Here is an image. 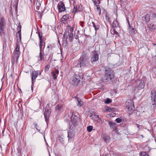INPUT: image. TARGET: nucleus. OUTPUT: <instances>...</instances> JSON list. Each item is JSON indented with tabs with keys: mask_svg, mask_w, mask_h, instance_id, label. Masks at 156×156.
Segmentation results:
<instances>
[{
	"mask_svg": "<svg viewBox=\"0 0 156 156\" xmlns=\"http://www.w3.org/2000/svg\"><path fill=\"white\" fill-rule=\"evenodd\" d=\"M77 65L79 66L80 68L85 66L90 67L91 65L89 61V56L87 53L83 51L79 59Z\"/></svg>",
	"mask_w": 156,
	"mask_h": 156,
	"instance_id": "nucleus-1",
	"label": "nucleus"
},
{
	"mask_svg": "<svg viewBox=\"0 0 156 156\" xmlns=\"http://www.w3.org/2000/svg\"><path fill=\"white\" fill-rule=\"evenodd\" d=\"M20 45L17 40L16 43V48L14 51L11 60L12 65L17 63L18 59L20 54Z\"/></svg>",
	"mask_w": 156,
	"mask_h": 156,
	"instance_id": "nucleus-2",
	"label": "nucleus"
},
{
	"mask_svg": "<svg viewBox=\"0 0 156 156\" xmlns=\"http://www.w3.org/2000/svg\"><path fill=\"white\" fill-rule=\"evenodd\" d=\"M73 112L72 111H70V112L68 113L67 115L65 116L67 120H69V119H71V123H70V127L72 128H75L76 126L78 125V122L77 120V117L73 115Z\"/></svg>",
	"mask_w": 156,
	"mask_h": 156,
	"instance_id": "nucleus-3",
	"label": "nucleus"
},
{
	"mask_svg": "<svg viewBox=\"0 0 156 156\" xmlns=\"http://www.w3.org/2000/svg\"><path fill=\"white\" fill-rule=\"evenodd\" d=\"M69 36V40L70 42L73 41L74 36L73 33H69V31H66L63 35V45L66 46L68 44L67 39Z\"/></svg>",
	"mask_w": 156,
	"mask_h": 156,
	"instance_id": "nucleus-4",
	"label": "nucleus"
},
{
	"mask_svg": "<svg viewBox=\"0 0 156 156\" xmlns=\"http://www.w3.org/2000/svg\"><path fill=\"white\" fill-rule=\"evenodd\" d=\"M126 108L129 111V114H130L134 110V104L133 101L130 100H127L126 102Z\"/></svg>",
	"mask_w": 156,
	"mask_h": 156,
	"instance_id": "nucleus-5",
	"label": "nucleus"
},
{
	"mask_svg": "<svg viewBox=\"0 0 156 156\" xmlns=\"http://www.w3.org/2000/svg\"><path fill=\"white\" fill-rule=\"evenodd\" d=\"M75 128L69 127V130L68 131L67 137L69 141L71 142L75 136Z\"/></svg>",
	"mask_w": 156,
	"mask_h": 156,
	"instance_id": "nucleus-6",
	"label": "nucleus"
},
{
	"mask_svg": "<svg viewBox=\"0 0 156 156\" xmlns=\"http://www.w3.org/2000/svg\"><path fill=\"white\" fill-rule=\"evenodd\" d=\"M5 21L4 18H0V35L2 36L4 34Z\"/></svg>",
	"mask_w": 156,
	"mask_h": 156,
	"instance_id": "nucleus-7",
	"label": "nucleus"
},
{
	"mask_svg": "<svg viewBox=\"0 0 156 156\" xmlns=\"http://www.w3.org/2000/svg\"><path fill=\"white\" fill-rule=\"evenodd\" d=\"M151 98L152 103L154 108H156V92L154 90H152L151 93Z\"/></svg>",
	"mask_w": 156,
	"mask_h": 156,
	"instance_id": "nucleus-8",
	"label": "nucleus"
},
{
	"mask_svg": "<svg viewBox=\"0 0 156 156\" xmlns=\"http://www.w3.org/2000/svg\"><path fill=\"white\" fill-rule=\"evenodd\" d=\"M136 86L139 90H141L144 88L145 86L144 82L142 79H137L136 81Z\"/></svg>",
	"mask_w": 156,
	"mask_h": 156,
	"instance_id": "nucleus-9",
	"label": "nucleus"
},
{
	"mask_svg": "<svg viewBox=\"0 0 156 156\" xmlns=\"http://www.w3.org/2000/svg\"><path fill=\"white\" fill-rule=\"evenodd\" d=\"M105 76L108 78H113L114 77V73L110 69L105 70Z\"/></svg>",
	"mask_w": 156,
	"mask_h": 156,
	"instance_id": "nucleus-10",
	"label": "nucleus"
},
{
	"mask_svg": "<svg viewBox=\"0 0 156 156\" xmlns=\"http://www.w3.org/2000/svg\"><path fill=\"white\" fill-rule=\"evenodd\" d=\"M98 55L96 52L94 53L91 58L90 62L92 64L94 62L98 61Z\"/></svg>",
	"mask_w": 156,
	"mask_h": 156,
	"instance_id": "nucleus-11",
	"label": "nucleus"
},
{
	"mask_svg": "<svg viewBox=\"0 0 156 156\" xmlns=\"http://www.w3.org/2000/svg\"><path fill=\"white\" fill-rule=\"evenodd\" d=\"M21 26L20 23H19L17 28V30H18V31L17 34H16V37H17L19 36L20 42L21 41Z\"/></svg>",
	"mask_w": 156,
	"mask_h": 156,
	"instance_id": "nucleus-12",
	"label": "nucleus"
},
{
	"mask_svg": "<svg viewBox=\"0 0 156 156\" xmlns=\"http://www.w3.org/2000/svg\"><path fill=\"white\" fill-rule=\"evenodd\" d=\"M58 8L59 11L61 12L64 11L65 10V5L62 2L58 4Z\"/></svg>",
	"mask_w": 156,
	"mask_h": 156,
	"instance_id": "nucleus-13",
	"label": "nucleus"
},
{
	"mask_svg": "<svg viewBox=\"0 0 156 156\" xmlns=\"http://www.w3.org/2000/svg\"><path fill=\"white\" fill-rule=\"evenodd\" d=\"M41 74V72L39 70L34 71L31 74L32 78H36Z\"/></svg>",
	"mask_w": 156,
	"mask_h": 156,
	"instance_id": "nucleus-14",
	"label": "nucleus"
},
{
	"mask_svg": "<svg viewBox=\"0 0 156 156\" xmlns=\"http://www.w3.org/2000/svg\"><path fill=\"white\" fill-rule=\"evenodd\" d=\"M51 113V111L49 110H45V112L44 113V115L45 118V120L46 122L48 120L49 118V115Z\"/></svg>",
	"mask_w": 156,
	"mask_h": 156,
	"instance_id": "nucleus-15",
	"label": "nucleus"
},
{
	"mask_svg": "<svg viewBox=\"0 0 156 156\" xmlns=\"http://www.w3.org/2000/svg\"><path fill=\"white\" fill-rule=\"evenodd\" d=\"M69 16L68 14L64 15L61 19V22L64 24L66 23L67 21L69 18Z\"/></svg>",
	"mask_w": 156,
	"mask_h": 156,
	"instance_id": "nucleus-16",
	"label": "nucleus"
},
{
	"mask_svg": "<svg viewBox=\"0 0 156 156\" xmlns=\"http://www.w3.org/2000/svg\"><path fill=\"white\" fill-rule=\"evenodd\" d=\"M71 83L74 85H78L80 83V80L79 79H73Z\"/></svg>",
	"mask_w": 156,
	"mask_h": 156,
	"instance_id": "nucleus-17",
	"label": "nucleus"
},
{
	"mask_svg": "<svg viewBox=\"0 0 156 156\" xmlns=\"http://www.w3.org/2000/svg\"><path fill=\"white\" fill-rule=\"evenodd\" d=\"M110 137L106 135H104L103 136V140L106 143L109 142Z\"/></svg>",
	"mask_w": 156,
	"mask_h": 156,
	"instance_id": "nucleus-18",
	"label": "nucleus"
},
{
	"mask_svg": "<svg viewBox=\"0 0 156 156\" xmlns=\"http://www.w3.org/2000/svg\"><path fill=\"white\" fill-rule=\"evenodd\" d=\"M77 106H83V102H82L80 99L79 98L77 100Z\"/></svg>",
	"mask_w": 156,
	"mask_h": 156,
	"instance_id": "nucleus-19",
	"label": "nucleus"
},
{
	"mask_svg": "<svg viewBox=\"0 0 156 156\" xmlns=\"http://www.w3.org/2000/svg\"><path fill=\"white\" fill-rule=\"evenodd\" d=\"M129 31L131 33V34H135V29L132 27L129 24Z\"/></svg>",
	"mask_w": 156,
	"mask_h": 156,
	"instance_id": "nucleus-20",
	"label": "nucleus"
},
{
	"mask_svg": "<svg viewBox=\"0 0 156 156\" xmlns=\"http://www.w3.org/2000/svg\"><path fill=\"white\" fill-rule=\"evenodd\" d=\"M59 73V71L57 69H55V71L53 73L52 76L53 78H56L58 77V75Z\"/></svg>",
	"mask_w": 156,
	"mask_h": 156,
	"instance_id": "nucleus-21",
	"label": "nucleus"
},
{
	"mask_svg": "<svg viewBox=\"0 0 156 156\" xmlns=\"http://www.w3.org/2000/svg\"><path fill=\"white\" fill-rule=\"evenodd\" d=\"M55 46L54 44H49L48 46V50L49 51L52 50L54 48Z\"/></svg>",
	"mask_w": 156,
	"mask_h": 156,
	"instance_id": "nucleus-22",
	"label": "nucleus"
},
{
	"mask_svg": "<svg viewBox=\"0 0 156 156\" xmlns=\"http://www.w3.org/2000/svg\"><path fill=\"white\" fill-rule=\"evenodd\" d=\"M38 34L39 39V41H44V38L43 37L42 33L40 31H38Z\"/></svg>",
	"mask_w": 156,
	"mask_h": 156,
	"instance_id": "nucleus-23",
	"label": "nucleus"
},
{
	"mask_svg": "<svg viewBox=\"0 0 156 156\" xmlns=\"http://www.w3.org/2000/svg\"><path fill=\"white\" fill-rule=\"evenodd\" d=\"M62 108V105L60 104H58L55 107V110L56 111H60Z\"/></svg>",
	"mask_w": 156,
	"mask_h": 156,
	"instance_id": "nucleus-24",
	"label": "nucleus"
},
{
	"mask_svg": "<svg viewBox=\"0 0 156 156\" xmlns=\"http://www.w3.org/2000/svg\"><path fill=\"white\" fill-rule=\"evenodd\" d=\"M39 56L40 58V60H39L38 62H39L40 61H44V57L43 55L42 54L41 51H40Z\"/></svg>",
	"mask_w": 156,
	"mask_h": 156,
	"instance_id": "nucleus-25",
	"label": "nucleus"
},
{
	"mask_svg": "<svg viewBox=\"0 0 156 156\" xmlns=\"http://www.w3.org/2000/svg\"><path fill=\"white\" fill-rule=\"evenodd\" d=\"M34 5H35L37 8V9H39V8L41 6V3L40 1H37L36 2L34 3Z\"/></svg>",
	"mask_w": 156,
	"mask_h": 156,
	"instance_id": "nucleus-26",
	"label": "nucleus"
},
{
	"mask_svg": "<svg viewBox=\"0 0 156 156\" xmlns=\"http://www.w3.org/2000/svg\"><path fill=\"white\" fill-rule=\"evenodd\" d=\"M44 42V41H39V48L40 51H41L42 49V47L43 45V43Z\"/></svg>",
	"mask_w": 156,
	"mask_h": 156,
	"instance_id": "nucleus-27",
	"label": "nucleus"
},
{
	"mask_svg": "<svg viewBox=\"0 0 156 156\" xmlns=\"http://www.w3.org/2000/svg\"><path fill=\"white\" fill-rule=\"evenodd\" d=\"M92 24H93V27H94V29L96 30V31L97 30L99 29L100 27L99 25H96L94 22H92Z\"/></svg>",
	"mask_w": 156,
	"mask_h": 156,
	"instance_id": "nucleus-28",
	"label": "nucleus"
},
{
	"mask_svg": "<svg viewBox=\"0 0 156 156\" xmlns=\"http://www.w3.org/2000/svg\"><path fill=\"white\" fill-rule=\"evenodd\" d=\"M118 25V23L117 20H114L112 23V26L114 27H117Z\"/></svg>",
	"mask_w": 156,
	"mask_h": 156,
	"instance_id": "nucleus-29",
	"label": "nucleus"
},
{
	"mask_svg": "<svg viewBox=\"0 0 156 156\" xmlns=\"http://www.w3.org/2000/svg\"><path fill=\"white\" fill-rule=\"evenodd\" d=\"M108 124H109L110 126L111 127H112V128H113L116 125V124L115 123L113 122H111L110 121H109L108 122Z\"/></svg>",
	"mask_w": 156,
	"mask_h": 156,
	"instance_id": "nucleus-30",
	"label": "nucleus"
},
{
	"mask_svg": "<svg viewBox=\"0 0 156 156\" xmlns=\"http://www.w3.org/2000/svg\"><path fill=\"white\" fill-rule=\"evenodd\" d=\"M74 38H75V40H76L75 42H79V37L78 35L77 34H75L74 36Z\"/></svg>",
	"mask_w": 156,
	"mask_h": 156,
	"instance_id": "nucleus-31",
	"label": "nucleus"
},
{
	"mask_svg": "<svg viewBox=\"0 0 156 156\" xmlns=\"http://www.w3.org/2000/svg\"><path fill=\"white\" fill-rule=\"evenodd\" d=\"M140 156H149L145 152H142L140 154Z\"/></svg>",
	"mask_w": 156,
	"mask_h": 156,
	"instance_id": "nucleus-32",
	"label": "nucleus"
},
{
	"mask_svg": "<svg viewBox=\"0 0 156 156\" xmlns=\"http://www.w3.org/2000/svg\"><path fill=\"white\" fill-rule=\"evenodd\" d=\"M149 27L152 30H155L156 29V26L153 23H151Z\"/></svg>",
	"mask_w": 156,
	"mask_h": 156,
	"instance_id": "nucleus-33",
	"label": "nucleus"
},
{
	"mask_svg": "<svg viewBox=\"0 0 156 156\" xmlns=\"http://www.w3.org/2000/svg\"><path fill=\"white\" fill-rule=\"evenodd\" d=\"M96 7H97V9L99 15H100L101 14V9H100V6L98 4L96 5Z\"/></svg>",
	"mask_w": 156,
	"mask_h": 156,
	"instance_id": "nucleus-34",
	"label": "nucleus"
},
{
	"mask_svg": "<svg viewBox=\"0 0 156 156\" xmlns=\"http://www.w3.org/2000/svg\"><path fill=\"white\" fill-rule=\"evenodd\" d=\"M93 127L92 126H89L87 127V130L89 132H91L92 130Z\"/></svg>",
	"mask_w": 156,
	"mask_h": 156,
	"instance_id": "nucleus-35",
	"label": "nucleus"
},
{
	"mask_svg": "<svg viewBox=\"0 0 156 156\" xmlns=\"http://www.w3.org/2000/svg\"><path fill=\"white\" fill-rule=\"evenodd\" d=\"M149 15L148 14H146L144 16V18L146 20V21H149L150 20V18H149Z\"/></svg>",
	"mask_w": 156,
	"mask_h": 156,
	"instance_id": "nucleus-36",
	"label": "nucleus"
},
{
	"mask_svg": "<svg viewBox=\"0 0 156 156\" xmlns=\"http://www.w3.org/2000/svg\"><path fill=\"white\" fill-rule=\"evenodd\" d=\"M50 68V66L49 65H47L45 66L44 68V71L45 72H47L49 70Z\"/></svg>",
	"mask_w": 156,
	"mask_h": 156,
	"instance_id": "nucleus-37",
	"label": "nucleus"
},
{
	"mask_svg": "<svg viewBox=\"0 0 156 156\" xmlns=\"http://www.w3.org/2000/svg\"><path fill=\"white\" fill-rule=\"evenodd\" d=\"M111 102L112 100L109 98H107L105 101V102L106 104H109L111 103Z\"/></svg>",
	"mask_w": 156,
	"mask_h": 156,
	"instance_id": "nucleus-38",
	"label": "nucleus"
},
{
	"mask_svg": "<svg viewBox=\"0 0 156 156\" xmlns=\"http://www.w3.org/2000/svg\"><path fill=\"white\" fill-rule=\"evenodd\" d=\"M51 108L50 106L49 105V104H48L47 105L46 107L45 108V110H49L50 111Z\"/></svg>",
	"mask_w": 156,
	"mask_h": 156,
	"instance_id": "nucleus-39",
	"label": "nucleus"
},
{
	"mask_svg": "<svg viewBox=\"0 0 156 156\" xmlns=\"http://www.w3.org/2000/svg\"><path fill=\"white\" fill-rule=\"evenodd\" d=\"M35 79H32V84L31 86V90L32 91L33 90V87L34 86V82L35 81Z\"/></svg>",
	"mask_w": 156,
	"mask_h": 156,
	"instance_id": "nucleus-40",
	"label": "nucleus"
},
{
	"mask_svg": "<svg viewBox=\"0 0 156 156\" xmlns=\"http://www.w3.org/2000/svg\"><path fill=\"white\" fill-rule=\"evenodd\" d=\"M115 121L117 123H120L122 121V119H120V118H117L115 120Z\"/></svg>",
	"mask_w": 156,
	"mask_h": 156,
	"instance_id": "nucleus-41",
	"label": "nucleus"
},
{
	"mask_svg": "<svg viewBox=\"0 0 156 156\" xmlns=\"http://www.w3.org/2000/svg\"><path fill=\"white\" fill-rule=\"evenodd\" d=\"M113 34L114 35L115 34V35H119V34L118 32H117V31H116L115 29H113Z\"/></svg>",
	"mask_w": 156,
	"mask_h": 156,
	"instance_id": "nucleus-42",
	"label": "nucleus"
},
{
	"mask_svg": "<svg viewBox=\"0 0 156 156\" xmlns=\"http://www.w3.org/2000/svg\"><path fill=\"white\" fill-rule=\"evenodd\" d=\"M136 125L139 129H141L142 128V126L141 125H140L138 124H136Z\"/></svg>",
	"mask_w": 156,
	"mask_h": 156,
	"instance_id": "nucleus-43",
	"label": "nucleus"
},
{
	"mask_svg": "<svg viewBox=\"0 0 156 156\" xmlns=\"http://www.w3.org/2000/svg\"><path fill=\"white\" fill-rule=\"evenodd\" d=\"M105 19L106 20H108V21H109V20L110 19V18L109 17V16L107 14H106L105 15Z\"/></svg>",
	"mask_w": 156,
	"mask_h": 156,
	"instance_id": "nucleus-44",
	"label": "nucleus"
},
{
	"mask_svg": "<svg viewBox=\"0 0 156 156\" xmlns=\"http://www.w3.org/2000/svg\"><path fill=\"white\" fill-rule=\"evenodd\" d=\"M73 11L74 12H75L78 11L77 10V6H74V7Z\"/></svg>",
	"mask_w": 156,
	"mask_h": 156,
	"instance_id": "nucleus-45",
	"label": "nucleus"
},
{
	"mask_svg": "<svg viewBox=\"0 0 156 156\" xmlns=\"http://www.w3.org/2000/svg\"><path fill=\"white\" fill-rule=\"evenodd\" d=\"M152 15L154 18L156 20V14L154 13H152Z\"/></svg>",
	"mask_w": 156,
	"mask_h": 156,
	"instance_id": "nucleus-46",
	"label": "nucleus"
},
{
	"mask_svg": "<svg viewBox=\"0 0 156 156\" xmlns=\"http://www.w3.org/2000/svg\"><path fill=\"white\" fill-rule=\"evenodd\" d=\"M108 79H102V81L104 82H105L108 81Z\"/></svg>",
	"mask_w": 156,
	"mask_h": 156,
	"instance_id": "nucleus-47",
	"label": "nucleus"
},
{
	"mask_svg": "<svg viewBox=\"0 0 156 156\" xmlns=\"http://www.w3.org/2000/svg\"><path fill=\"white\" fill-rule=\"evenodd\" d=\"M37 126H38V125H37L36 123H35V124H34V127H35V128H36V129L37 130H38V131H40V130H39V129L37 128Z\"/></svg>",
	"mask_w": 156,
	"mask_h": 156,
	"instance_id": "nucleus-48",
	"label": "nucleus"
},
{
	"mask_svg": "<svg viewBox=\"0 0 156 156\" xmlns=\"http://www.w3.org/2000/svg\"><path fill=\"white\" fill-rule=\"evenodd\" d=\"M9 76H10V75L9 73H9H6V77H10ZM11 77H12V75H11Z\"/></svg>",
	"mask_w": 156,
	"mask_h": 156,
	"instance_id": "nucleus-49",
	"label": "nucleus"
},
{
	"mask_svg": "<svg viewBox=\"0 0 156 156\" xmlns=\"http://www.w3.org/2000/svg\"><path fill=\"white\" fill-rule=\"evenodd\" d=\"M5 130V128H3L2 129V135L3 136H4V132Z\"/></svg>",
	"mask_w": 156,
	"mask_h": 156,
	"instance_id": "nucleus-50",
	"label": "nucleus"
},
{
	"mask_svg": "<svg viewBox=\"0 0 156 156\" xmlns=\"http://www.w3.org/2000/svg\"><path fill=\"white\" fill-rule=\"evenodd\" d=\"M59 140L61 142H62V141H63V138L61 136L59 137Z\"/></svg>",
	"mask_w": 156,
	"mask_h": 156,
	"instance_id": "nucleus-51",
	"label": "nucleus"
},
{
	"mask_svg": "<svg viewBox=\"0 0 156 156\" xmlns=\"http://www.w3.org/2000/svg\"><path fill=\"white\" fill-rule=\"evenodd\" d=\"M73 30H74V28L73 27H71L70 28V33H73Z\"/></svg>",
	"mask_w": 156,
	"mask_h": 156,
	"instance_id": "nucleus-52",
	"label": "nucleus"
},
{
	"mask_svg": "<svg viewBox=\"0 0 156 156\" xmlns=\"http://www.w3.org/2000/svg\"><path fill=\"white\" fill-rule=\"evenodd\" d=\"M83 23H84L83 22H80V25L82 27H83Z\"/></svg>",
	"mask_w": 156,
	"mask_h": 156,
	"instance_id": "nucleus-53",
	"label": "nucleus"
},
{
	"mask_svg": "<svg viewBox=\"0 0 156 156\" xmlns=\"http://www.w3.org/2000/svg\"><path fill=\"white\" fill-rule=\"evenodd\" d=\"M94 4L96 5H97L98 4V3L96 1H94Z\"/></svg>",
	"mask_w": 156,
	"mask_h": 156,
	"instance_id": "nucleus-54",
	"label": "nucleus"
},
{
	"mask_svg": "<svg viewBox=\"0 0 156 156\" xmlns=\"http://www.w3.org/2000/svg\"><path fill=\"white\" fill-rule=\"evenodd\" d=\"M97 1L98 2V4H100V0H97Z\"/></svg>",
	"mask_w": 156,
	"mask_h": 156,
	"instance_id": "nucleus-55",
	"label": "nucleus"
},
{
	"mask_svg": "<svg viewBox=\"0 0 156 156\" xmlns=\"http://www.w3.org/2000/svg\"><path fill=\"white\" fill-rule=\"evenodd\" d=\"M17 6H16V8H15V10L16 11L17 10Z\"/></svg>",
	"mask_w": 156,
	"mask_h": 156,
	"instance_id": "nucleus-56",
	"label": "nucleus"
},
{
	"mask_svg": "<svg viewBox=\"0 0 156 156\" xmlns=\"http://www.w3.org/2000/svg\"><path fill=\"white\" fill-rule=\"evenodd\" d=\"M25 72H26V73L28 72V71H29V70H27V71H26V70H25Z\"/></svg>",
	"mask_w": 156,
	"mask_h": 156,
	"instance_id": "nucleus-57",
	"label": "nucleus"
},
{
	"mask_svg": "<svg viewBox=\"0 0 156 156\" xmlns=\"http://www.w3.org/2000/svg\"><path fill=\"white\" fill-rule=\"evenodd\" d=\"M153 45H154V46H155L156 45V44H155L153 43Z\"/></svg>",
	"mask_w": 156,
	"mask_h": 156,
	"instance_id": "nucleus-58",
	"label": "nucleus"
},
{
	"mask_svg": "<svg viewBox=\"0 0 156 156\" xmlns=\"http://www.w3.org/2000/svg\"><path fill=\"white\" fill-rule=\"evenodd\" d=\"M2 80H3V79L2 78V79H1V80H2V83H3V82L2 81Z\"/></svg>",
	"mask_w": 156,
	"mask_h": 156,
	"instance_id": "nucleus-59",
	"label": "nucleus"
},
{
	"mask_svg": "<svg viewBox=\"0 0 156 156\" xmlns=\"http://www.w3.org/2000/svg\"><path fill=\"white\" fill-rule=\"evenodd\" d=\"M44 47H45V44H44Z\"/></svg>",
	"mask_w": 156,
	"mask_h": 156,
	"instance_id": "nucleus-60",
	"label": "nucleus"
},
{
	"mask_svg": "<svg viewBox=\"0 0 156 156\" xmlns=\"http://www.w3.org/2000/svg\"><path fill=\"white\" fill-rule=\"evenodd\" d=\"M58 43H59V44H60V42H59V40H58Z\"/></svg>",
	"mask_w": 156,
	"mask_h": 156,
	"instance_id": "nucleus-61",
	"label": "nucleus"
},
{
	"mask_svg": "<svg viewBox=\"0 0 156 156\" xmlns=\"http://www.w3.org/2000/svg\"><path fill=\"white\" fill-rule=\"evenodd\" d=\"M141 136L142 137H143V135H141Z\"/></svg>",
	"mask_w": 156,
	"mask_h": 156,
	"instance_id": "nucleus-62",
	"label": "nucleus"
},
{
	"mask_svg": "<svg viewBox=\"0 0 156 156\" xmlns=\"http://www.w3.org/2000/svg\"><path fill=\"white\" fill-rule=\"evenodd\" d=\"M30 2H31V1H32V0H30Z\"/></svg>",
	"mask_w": 156,
	"mask_h": 156,
	"instance_id": "nucleus-63",
	"label": "nucleus"
},
{
	"mask_svg": "<svg viewBox=\"0 0 156 156\" xmlns=\"http://www.w3.org/2000/svg\"><path fill=\"white\" fill-rule=\"evenodd\" d=\"M112 79H111V78L110 79V80H111Z\"/></svg>",
	"mask_w": 156,
	"mask_h": 156,
	"instance_id": "nucleus-64",
	"label": "nucleus"
}]
</instances>
